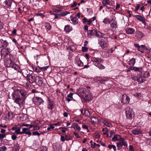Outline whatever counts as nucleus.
<instances>
[{
    "label": "nucleus",
    "mask_w": 151,
    "mask_h": 151,
    "mask_svg": "<svg viewBox=\"0 0 151 151\" xmlns=\"http://www.w3.org/2000/svg\"><path fill=\"white\" fill-rule=\"evenodd\" d=\"M27 95L26 91L24 89H16L12 93V97L14 103L21 106L23 104Z\"/></svg>",
    "instance_id": "nucleus-1"
},
{
    "label": "nucleus",
    "mask_w": 151,
    "mask_h": 151,
    "mask_svg": "<svg viewBox=\"0 0 151 151\" xmlns=\"http://www.w3.org/2000/svg\"><path fill=\"white\" fill-rule=\"evenodd\" d=\"M105 34L101 33L99 31L92 29L88 30V37L89 38H91L92 36H95L98 38H101L104 36Z\"/></svg>",
    "instance_id": "nucleus-2"
},
{
    "label": "nucleus",
    "mask_w": 151,
    "mask_h": 151,
    "mask_svg": "<svg viewBox=\"0 0 151 151\" xmlns=\"http://www.w3.org/2000/svg\"><path fill=\"white\" fill-rule=\"evenodd\" d=\"M91 61L93 62V64L100 69H103L105 67L100 63L103 60L100 58L93 57L91 59Z\"/></svg>",
    "instance_id": "nucleus-3"
},
{
    "label": "nucleus",
    "mask_w": 151,
    "mask_h": 151,
    "mask_svg": "<svg viewBox=\"0 0 151 151\" xmlns=\"http://www.w3.org/2000/svg\"><path fill=\"white\" fill-rule=\"evenodd\" d=\"M126 115L127 117L130 119L134 116L133 112L132 109H131L129 106H127L125 109Z\"/></svg>",
    "instance_id": "nucleus-4"
},
{
    "label": "nucleus",
    "mask_w": 151,
    "mask_h": 151,
    "mask_svg": "<svg viewBox=\"0 0 151 151\" xmlns=\"http://www.w3.org/2000/svg\"><path fill=\"white\" fill-rule=\"evenodd\" d=\"M32 101L37 105H40L43 104V100L41 98L35 96L33 98Z\"/></svg>",
    "instance_id": "nucleus-5"
},
{
    "label": "nucleus",
    "mask_w": 151,
    "mask_h": 151,
    "mask_svg": "<svg viewBox=\"0 0 151 151\" xmlns=\"http://www.w3.org/2000/svg\"><path fill=\"white\" fill-rule=\"evenodd\" d=\"M11 51L12 50L10 48H3L1 50V55L2 57L3 56L4 58L9 55Z\"/></svg>",
    "instance_id": "nucleus-6"
},
{
    "label": "nucleus",
    "mask_w": 151,
    "mask_h": 151,
    "mask_svg": "<svg viewBox=\"0 0 151 151\" xmlns=\"http://www.w3.org/2000/svg\"><path fill=\"white\" fill-rule=\"evenodd\" d=\"M130 99L129 96L126 94L122 95L121 97V102L124 104H128L129 103Z\"/></svg>",
    "instance_id": "nucleus-7"
},
{
    "label": "nucleus",
    "mask_w": 151,
    "mask_h": 151,
    "mask_svg": "<svg viewBox=\"0 0 151 151\" xmlns=\"http://www.w3.org/2000/svg\"><path fill=\"white\" fill-rule=\"evenodd\" d=\"M29 71L30 72V74L27 78V80L29 81V82L31 83H33L36 82V79L35 77L32 74L33 73V72L31 70H29Z\"/></svg>",
    "instance_id": "nucleus-8"
},
{
    "label": "nucleus",
    "mask_w": 151,
    "mask_h": 151,
    "mask_svg": "<svg viewBox=\"0 0 151 151\" xmlns=\"http://www.w3.org/2000/svg\"><path fill=\"white\" fill-rule=\"evenodd\" d=\"M107 42V39L104 37L100 41V46L102 48H104L106 47Z\"/></svg>",
    "instance_id": "nucleus-9"
},
{
    "label": "nucleus",
    "mask_w": 151,
    "mask_h": 151,
    "mask_svg": "<svg viewBox=\"0 0 151 151\" xmlns=\"http://www.w3.org/2000/svg\"><path fill=\"white\" fill-rule=\"evenodd\" d=\"M6 64L8 67L12 68H14L15 69H17L16 66H17V65L14 63L11 60H8L6 62Z\"/></svg>",
    "instance_id": "nucleus-10"
},
{
    "label": "nucleus",
    "mask_w": 151,
    "mask_h": 151,
    "mask_svg": "<svg viewBox=\"0 0 151 151\" xmlns=\"http://www.w3.org/2000/svg\"><path fill=\"white\" fill-rule=\"evenodd\" d=\"M8 45L9 43L6 40H0V48H6Z\"/></svg>",
    "instance_id": "nucleus-11"
},
{
    "label": "nucleus",
    "mask_w": 151,
    "mask_h": 151,
    "mask_svg": "<svg viewBox=\"0 0 151 151\" xmlns=\"http://www.w3.org/2000/svg\"><path fill=\"white\" fill-rule=\"evenodd\" d=\"M86 90L84 88H79L77 89V94L79 96H84L85 95V93Z\"/></svg>",
    "instance_id": "nucleus-12"
},
{
    "label": "nucleus",
    "mask_w": 151,
    "mask_h": 151,
    "mask_svg": "<svg viewBox=\"0 0 151 151\" xmlns=\"http://www.w3.org/2000/svg\"><path fill=\"white\" fill-rule=\"evenodd\" d=\"M144 36V34L139 31H137L136 32L135 37L137 40L141 39Z\"/></svg>",
    "instance_id": "nucleus-13"
},
{
    "label": "nucleus",
    "mask_w": 151,
    "mask_h": 151,
    "mask_svg": "<svg viewBox=\"0 0 151 151\" xmlns=\"http://www.w3.org/2000/svg\"><path fill=\"white\" fill-rule=\"evenodd\" d=\"M12 0H6L3 3V6L7 8H10L12 3Z\"/></svg>",
    "instance_id": "nucleus-14"
},
{
    "label": "nucleus",
    "mask_w": 151,
    "mask_h": 151,
    "mask_svg": "<svg viewBox=\"0 0 151 151\" xmlns=\"http://www.w3.org/2000/svg\"><path fill=\"white\" fill-rule=\"evenodd\" d=\"M75 61L76 64H77L79 67H82L83 66V63L80 60L78 56H76L75 58Z\"/></svg>",
    "instance_id": "nucleus-15"
},
{
    "label": "nucleus",
    "mask_w": 151,
    "mask_h": 151,
    "mask_svg": "<svg viewBox=\"0 0 151 151\" xmlns=\"http://www.w3.org/2000/svg\"><path fill=\"white\" fill-rule=\"evenodd\" d=\"M54 104L53 102L50 100V99H48V102L47 104V108L48 109L52 110L54 108Z\"/></svg>",
    "instance_id": "nucleus-16"
},
{
    "label": "nucleus",
    "mask_w": 151,
    "mask_h": 151,
    "mask_svg": "<svg viewBox=\"0 0 151 151\" xmlns=\"http://www.w3.org/2000/svg\"><path fill=\"white\" fill-rule=\"evenodd\" d=\"M135 80L138 81L139 83H143L145 81L144 78L142 77V76L139 75L135 78Z\"/></svg>",
    "instance_id": "nucleus-17"
},
{
    "label": "nucleus",
    "mask_w": 151,
    "mask_h": 151,
    "mask_svg": "<svg viewBox=\"0 0 151 151\" xmlns=\"http://www.w3.org/2000/svg\"><path fill=\"white\" fill-rule=\"evenodd\" d=\"M126 32L127 34H133L135 31L134 29L132 28H127L125 29Z\"/></svg>",
    "instance_id": "nucleus-18"
},
{
    "label": "nucleus",
    "mask_w": 151,
    "mask_h": 151,
    "mask_svg": "<svg viewBox=\"0 0 151 151\" xmlns=\"http://www.w3.org/2000/svg\"><path fill=\"white\" fill-rule=\"evenodd\" d=\"M70 19L73 24L76 25L78 23V19L76 17H73L72 16H71L70 17Z\"/></svg>",
    "instance_id": "nucleus-19"
},
{
    "label": "nucleus",
    "mask_w": 151,
    "mask_h": 151,
    "mask_svg": "<svg viewBox=\"0 0 151 151\" xmlns=\"http://www.w3.org/2000/svg\"><path fill=\"white\" fill-rule=\"evenodd\" d=\"M22 72L23 75L24 77H27V78L30 74V72H29V73L27 70L25 69L22 70Z\"/></svg>",
    "instance_id": "nucleus-20"
},
{
    "label": "nucleus",
    "mask_w": 151,
    "mask_h": 151,
    "mask_svg": "<svg viewBox=\"0 0 151 151\" xmlns=\"http://www.w3.org/2000/svg\"><path fill=\"white\" fill-rule=\"evenodd\" d=\"M119 142L122 146L127 147V143L125 141L124 138H120L119 140Z\"/></svg>",
    "instance_id": "nucleus-21"
},
{
    "label": "nucleus",
    "mask_w": 151,
    "mask_h": 151,
    "mask_svg": "<svg viewBox=\"0 0 151 151\" xmlns=\"http://www.w3.org/2000/svg\"><path fill=\"white\" fill-rule=\"evenodd\" d=\"M72 29V27L69 25H67L65 26L64 27V30L66 32H69L71 31Z\"/></svg>",
    "instance_id": "nucleus-22"
},
{
    "label": "nucleus",
    "mask_w": 151,
    "mask_h": 151,
    "mask_svg": "<svg viewBox=\"0 0 151 151\" xmlns=\"http://www.w3.org/2000/svg\"><path fill=\"white\" fill-rule=\"evenodd\" d=\"M112 22L111 24V27L113 28H116L117 27V22L116 20H111Z\"/></svg>",
    "instance_id": "nucleus-23"
},
{
    "label": "nucleus",
    "mask_w": 151,
    "mask_h": 151,
    "mask_svg": "<svg viewBox=\"0 0 151 151\" xmlns=\"http://www.w3.org/2000/svg\"><path fill=\"white\" fill-rule=\"evenodd\" d=\"M91 122L93 123L96 124L98 123V120L95 117H91Z\"/></svg>",
    "instance_id": "nucleus-24"
},
{
    "label": "nucleus",
    "mask_w": 151,
    "mask_h": 151,
    "mask_svg": "<svg viewBox=\"0 0 151 151\" xmlns=\"http://www.w3.org/2000/svg\"><path fill=\"white\" fill-rule=\"evenodd\" d=\"M135 16L138 20L142 22L143 23L145 22V19L143 17L139 15H137Z\"/></svg>",
    "instance_id": "nucleus-25"
},
{
    "label": "nucleus",
    "mask_w": 151,
    "mask_h": 151,
    "mask_svg": "<svg viewBox=\"0 0 151 151\" xmlns=\"http://www.w3.org/2000/svg\"><path fill=\"white\" fill-rule=\"evenodd\" d=\"M120 136L119 135H114V137L112 138V140L114 142L117 141L120 138Z\"/></svg>",
    "instance_id": "nucleus-26"
},
{
    "label": "nucleus",
    "mask_w": 151,
    "mask_h": 151,
    "mask_svg": "<svg viewBox=\"0 0 151 151\" xmlns=\"http://www.w3.org/2000/svg\"><path fill=\"white\" fill-rule=\"evenodd\" d=\"M135 59L134 58L131 59L128 62V64L130 65L134 66L135 63Z\"/></svg>",
    "instance_id": "nucleus-27"
},
{
    "label": "nucleus",
    "mask_w": 151,
    "mask_h": 151,
    "mask_svg": "<svg viewBox=\"0 0 151 151\" xmlns=\"http://www.w3.org/2000/svg\"><path fill=\"white\" fill-rule=\"evenodd\" d=\"M74 129L77 130L78 131H79L81 130V128L79 127L78 124L76 123H74Z\"/></svg>",
    "instance_id": "nucleus-28"
},
{
    "label": "nucleus",
    "mask_w": 151,
    "mask_h": 151,
    "mask_svg": "<svg viewBox=\"0 0 151 151\" xmlns=\"http://www.w3.org/2000/svg\"><path fill=\"white\" fill-rule=\"evenodd\" d=\"M132 133L134 135H137L141 132L140 130L137 129H134L132 130Z\"/></svg>",
    "instance_id": "nucleus-29"
},
{
    "label": "nucleus",
    "mask_w": 151,
    "mask_h": 151,
    "mask_svg": "<svg viewBox=\"0 0 151 151\" xmlns=\"http://www.w3.org/2000/svg\"><path fill=\"white\" fill-rule=\"evenodd\" d=\"M102 122L104 125L108 127H110L111 126V125L110 123L106 121L103 120H102Z\"/></svg>",
    "instance_id": "nucleus-30"
},
{
    "label": "nucleus",
    "mask_w": 151,
    "mask_h": 151,
    "mask_svg": "<svg viewBox=\"0 0 151 151\" xmlns=\"http://www.w3.org/2000/svg\"><path fill=\"white\" fill-rule=\"evenodd\" d=\"M110 1L109 0H104L102 1V3L103 5L106 6L107 5L110 4Z\"/></svg>",
    "instance_id": "nucleus-31"
},
{
    "label": "nucleus",
    "mask_w": 151,
    "mask_h": 151,
    "mask_svg": "<svg viewBox=\"0 0 151 151\" xmlns=\"http://www.w3.org/2000/svg\"><path fill=\"white\" fill-rule=\"evenodd\" d=\"M107 147L109 148L110 150H111L112 149H113L114 151H116V146L114 145H108Z\"/></svg>",
    "instance_id": "nucleus-32"
},
{
    "label": "nucleus",
    "mask_w": 151,
    "mask_h": 151,
    "mask_svg": "<svg viewBox=\"0 0 151 151\" xmlns=\"http://www.w3.org/2000/svg\"><path fill=\"white\" fill-rule=\"evenodd\" d=\"M14 148L15 151H19L20 149L19 144L17 143H16L14 145Z\"/></svg>",
    "instance_id": "nucleus-33"
},
{
    "label": "nucleus",
    "mask_w": 151,
    "mask_h": 151,
    "mask_svg": "<svg viewBox=\"0 0 151 151\" xmlns=\"http://www.w3.org/2000/svg\"><path fill=\"white\" fill-rule=\"evenodd\" d=\"M45 27L47 29L50 30L51 29V26L49 23H46L45 24Z\"/></svg>",
    "instance_id": "nucleus-34"
},
{
    "label": "nucleus",
    "mask_w": 151,
    "mask_h": 151,
    "mask_svg": "<svg viewBox=\"0 0 151 151\" xmlns=\"http://www.w3.org/2000/svg\"><path fill=\"white\" fill-rule=\"evenodd\" d=\"M134 45L135 47L137 48L138 50L139 51L141 52L142 53H143L144 52V51L140 50V46L138 44H134Z\"/></svg>",
    "instance_id": "nucleus-35"
},
{
    "label": "nucleus",
    "mask_w": 151,
    "mask_h": 151,
    "mask_svg": "<svg viewBox=\"0 0 151 151\" xmlns=\"http://www.w3.org/2000/svg\"><path fill=\"white\" fill-rule=\"evenodd\" d=\"M103 22L105 24L110 23L111 22V21L107 17L105 18L104 19Z\"/></svg>",
    "instance_id": "nucleus-36"
},
{
    "label": "nucleus",
    "mask_w": 151,
    "mask_h": 151,
    "mask_svg": "<svg viewBox=\"0 0 151 151\" xmlns=\"http://www.w3.org/2000/svg\"><path fill=\"white\" fill-rule=\"evenodd\" d=\"M29 130V128H23L22 129V134H26L27 132Z\"/></svg>",
    "instance_id": "nucleus-37"
},
{
    "label": "nucleus",
    "mask_w": 151,
    "mask_h": 151,
    "mask_svg": "<svg viewBox=\"0 0 151 151\" xmlns=\"http://www.w3.org/2000/svg\"><path fill=\"white\" fill-rule=\"evenodd\" d=\"M20 130L21 128L20 127H17L15 132L17 134H22V132L20 131Z\"/></svg>",
    "instance_id": "nucleus-38"
},
{
    "label": "nucleus",
    "mask_w": 151,
    "mask_h": 151,
    "mask_svg": "<svg viewBox=\"0 0 151 151\" xmlns=\"http://www.w3.org/2000/svg\"><path fill=\"white\" fill-rule=\"evenodd\" d=\"M142 70V67L138 68V67H135L134 69V70L136 71H138V72H141Z\"/></svg>",
    "instance_id": "nucleus-39"
},
{
    "label": "nucleus",
    "mask_w": 151,
    "mask_h": 151,
    "mask_svg": "<svg viewBox=\"0 0 151 151\" xmlns=\"http://www.w3.org/2000/svg\"><path fill=\"white\" fill-rule=\"evenodd\" d=\"M70 13L69 12H68L67 11H65L64 12L61 13L60 14V15L62 17H64L67 15L68 14Z\"/></svg>",
    "instance_id": "nucleus-40"
},
{
    "label": "nucleus",
    "mask_w": 151,
    "mask_h": 151,
    "mask_svg": "<svg viewBox=\"0 0 151 151\" xmlns=\"http://www.w3.org/2000/svg\"><path fill=\"white\" fill-rule=\"evenodd\" d=\"M33 69L34 71L36 72L37 73H39L41 72V70H40L39 68H37L36 67H33Z\"/></svg>",
    "instance_id": "nucleus-41"
},
{
    "label": "nucleus",
    "mask_w": 151,
    "mask_h": 151,
    "mask_svg": "<svg viewBox=\"0 0 151 151\" xmlns=\"http://www.w3.org/2000/svg\"><path fill=\"white\" fill-rule=\"evenodd\" d=\"M6 135L5 134H0V140L2 141L3 139L6 137Z\"/></svg>",
    "instance_id": "nucleus-42"
},
{
    "label": "nucleus",
    "mask_w": 151,
    "mask_h": 151,
    "mask_svg": "<svg viewBox=\"0 0 151 151\" xmlns=\"http://www.w3.org/2000/svg\"><path fill=\"white\" fill-rule=\"evenodd\" d=\"M117 149L118 150H120L122 149V146L119 142L117 143Z\"/></svg>",
    "instance_id": "nucleus-43"
},
{
    "label": "nucleus",
    "mask_w": 151,
    "mask_h": 151,
    "mask_svg": "<svg viewBox=\"0 0 151 151\" xmlns=\"http://www.w3.org/2000/svg\"><path fill=\"white\" fill-rule=\"evenodd\" d=\"M8 116L9 119H11L13 117V114L12 113H8Z\"/></svg>",
    "instance_id": "nucleus-44"
},
{
    "label": "nucleus",
    "mask_w": 151,
    "mask_h": 151,
    "mask_svg": "<svg viewBox=\"0 0 151 151\" xmlns=\"http://www.w3.org/2000/svg\"><path fill=\"white\" fill-rule=\"evenodd\" d=\"M7 149V148L5 146H2L0 147V151H5Z\"/></svg>",
    "instance_id": "nucleus-45"
},
{
    "label": "nucleus",
    "mask_w": 151,
    "mask_h": 151,
    "mask_svg": "<svg viewBox=\"0 0 151 151\" xmlns=\"http://www.w3.org/2000/svg\"><path fill=\"white\" fill-rule=\"evenodd\" d=\"M84 114L86 116H89L90 113L87 110H84Z\"/></svg>",
    "instance_id": "nucleus-46"
},
{
    "label": "nucleus",
    "mask_w": 151,
    "mask_h": 151,
    "mask_svg": "<svg viewBox=\"0 0 151 151\" xmlns=\"http://www.w3.org/2000/svg\"><path fill=\"white\" fill-rule=\"evenodd\" d=\"M40 151H47V148L45 146L42 147L40 149Z\"/></svg>",
    "instance_id": "nucleus-47"
},
{
    "label": "nucleus",
    "mask_w": 151,
    "mask_h": 151,
    "mask_svg": "<svg viewBox=\"0 0 151 151\" xmlns=\"http://www.w3.org/2000/svg\"><path fill=\"white\" fill-rule=\"evenodd\" d=\"M32 134L33 135L35 136L37 135L39 136L40 135V134L37 131L33 132Z\"/></svg>",
    "instance_id": "nucleus-48"
},
{
    "label": "nucleus",
    "mask_w": 151,
    "mask_h": 151,
    "mask_svg": "<svg viewBox=\"0 0 151 151\" xmlns=\"http://www.w3.org/2000/svg\"><path fill=\"white\" fill-rule=\"evenodd\" d=\"M144 74V78L150 76V73L148 72H146Z\"/></svg>",
    "instance_id": "nucleus-49"
},
{
    "label": "nucleus",
    "mask_w": 151,
    "mask_h": 151,
    "mask_svg": "<svg viewBox=\"0 0 151 151\" xmlns=\"http://www.w3.org/2000/svg\"><path fill=\"white\" fill-rule=\"evenodd\" d=\"M88 48L86 47H82V51L84 52H86L88 51Z\"/></svg>",
    "instance_id": "nucleus-50"
},
{
    "label": "nucleus",
    "mask_w": 151,
    "mask_h": 151,
    "mask_svg": "<svg viewBox=\"0 0 151 151\" xmlns=\"http://www.w3.org/2000/svg\"><path fill=\"white\" fill-rule=\"evenodd\" d=\"M65 137L62 135L60 137V140L62 142H64L65 141Z\"/></svg>",
    "instance_id": "nucleus-51"
},
{
    "label": "nucleus",
    "mask_w": 151,
    "mask_h": 151,
    "mask_svg": "<svg viewBox=\"0 0 151 151\" xmlns=\"http://www.w3.org/2000/svg\"><path fill=\"white\" fill-rule=\"evenodd\" d=\"M17 138V136L15 134L12 135V139L13 140H15Z\"/></svg>",
    "instance_id": "nucleus-52"
},
{
    "label": "nucleus",
    "mask_w": 151,
    "mask_h": 151,
    "mask_svg": "<svg viewBox=\"0 0 151 151\" xmlns=\"http://www.w3.org/2000/svg\"><path fill=\"white\" fill-rule=\"evenodd\" d=\"M73 93H70L67 96V97L70 98L72 99L73 98Z\"/></svg>",
    "instance_id": "nucleus-53"
},
{
    "label": "nucleus",
    "mask_w": 151,
    "mask_h": 151,
    "mask_svg": "<svg viewBox=\"0 0 151 151\" xmlns=\"http://www.w3.org/2000/svg\"><path fill=\"white\" fill-rule=\"evenodd\" d=\"M94 145H93V146H92V147L93 148H94L96 146H97L98 147H99L100 146V145L99 144H96V143H94Z\"/></svg>",
    "instance_id": "nucleus-54"
},
{
    "label": "nucleus",
    "mask_w": 151,
    "mask_h": 151,
    "mask_svg": "<svg viewBox=\"0 0 151 151\" xmlns=\"http://www.w3.org/2000/svg\"><path fill=\"white\" fill-rule=\"evenodd\" d=\"M34 130H38L40 129V127H39L37 125L34 126Z\"/></svg>",
    "instance_id": "nucleus-55"
},
{
    "label": "nucleus",
    "mask_w": 151,
    "mask_h": 151,
    "mask_svg": "<svg viewBox=\"0 0 151 151\" xmlns=\"http://www.w3.org/2000/svg\"><path fill=\"white\" fill-rule=\"evenodd\" d=\"M74 135L76 136V137L78 138L80 137V136L78 134L75 132H74Z\"/></svg>",
    "instance_id": "nucleus-56"
},
{
    "label": "nucleus",
    "mask_w": 151,
    "mask_h": 151,
    "mask_svg": "<svg viewBox=\"0 0 151 151\" xmlns=\"http://www.w3.org/2000/svg\"><path fill=\"white\" fill-rule=\"evenodd\" d=\"M42 82L41 80H39L38 82V84L39 86H41L42 85Z\"/></svg>",
    "instance_id": "nucleus-57"
},
{
    "label": "nucleus",
    "mask_w": 151,
    "mask_h": 151,
    "mask_svg": "<svg viewBox=\"0 0 151 151\" xmlns=\"http://www.w3.org/2000/svg\"><path fill=\"white\" fill-rule=\"evenodd\" d=\"M145 50L146 51V52L148 54L150 53V50H149V49L148 48H147V47L146 48H145Z\"/></svg>",
    "instance_id": "nucleus-58"
},
{
    "label": "nucleus",
    "mask_w": 151,
    "mask_h": 151,
    "mask_svg": "<svg viewBox=\"0 0 151 151\" xmlns=\"http://www.w3.org/2000/svg\"><path fill=\"white\" fill-rule=\"evenodd\" d=\"M82 127L85 129H88V127L86 125H82Z\"/></svg>",
    "instance_id": "nucleus-59"
},
{
    "label": "nucleus",
    "mask_w": 151,
    "mask_h": 151,
    "mask_svg": "<svg viewBox=\"0 0 151 151\" xmlns=\"http://www.w3.org/2000/svg\"><path fill=\"white\" fill-rule=\"evenodd\" d=\"M77 5V3L75 1H74L73 2V5H71V6L72 7H75Z\"/></svg>",
    "instance_id": "nucleus-60"
},
{
    "label": "nucleus",
    "mask_w": 151,
    "mask_h": 151,
    "mask_svg": "<svg viewBox=\"0 0 151 151\" xmlns=\"http://www.w3.org/2000/svg\"><path fill=\"white\" fill-rule=\"evenodd\" d=\"M17 30L15 29H14L12 32V34L13 35H16V34Z\"/></svg>",
    "instance_id": "nucleus-61"
},
{
    "label": "nucleus",
    "mask_w": 151,
    "mask_h": 151,
    "mask_svg": "<svg viewBox=\"0 0 151 151\" xmlns=\"http://www.w3.org/2000/svg\"><path fill=\"white\" fill-rule=\"evenodd\" d=\"M120 7V5L119 4H116V6L115 8V9L116 10H118L119 9V8Z\"/></svg>",
    "instance_id": "nucleus-62"
},
{
    "label": "nucleus",
    "mask_w": 151,
    "mask_h": 151,
    "mask_svg": "<svg viewBox=\"0 0 151 151\" xmlns=\"http://www.w3.org/2000/svg\"><path fill=\"white\" fill-rule=\"evenodd\" d=\"M140 8V5L139 4H137V6L135 7V10L137 11Z\"/></svg>",
    "instance_id": "nucleus-63"
},
{
    "label": "nucleus",
    "mask_w": 151,
    "mask_h": 151,
    "mask_svg": "<svg viewBox=\"0 0 151 151\" xmlns=\"http://www.w3.org/2000/svg\"><path fill=\"white\" fill-rule=\"evenodd\" d=\"M65 139L66 140H68L71 139V137H68L67 135H66Z\"/></svg>",
    "instance_id": "nucleus-64"
}]
</instances>
